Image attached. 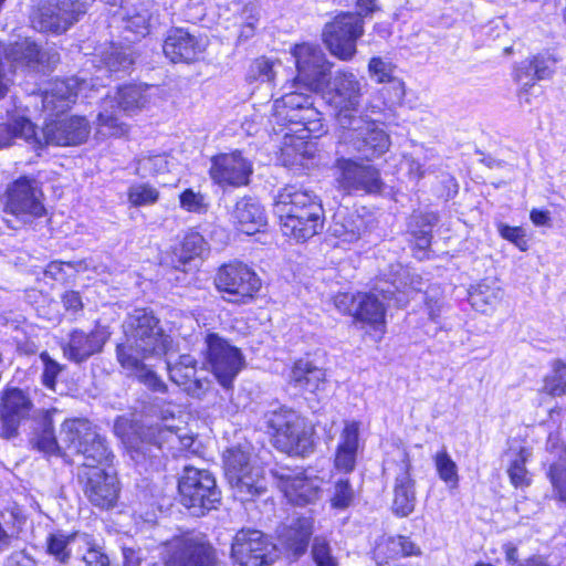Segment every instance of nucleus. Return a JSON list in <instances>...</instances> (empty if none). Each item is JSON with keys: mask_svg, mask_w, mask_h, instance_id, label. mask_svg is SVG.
<instances>
[{"mask_svg": "<svg viewBox=\"0 0 566 566\" xmlns=\"http://www.w3.org/2000/svg\"><path fill=\"white\" fill-rule=\"evenodd\" d=\"M124 338L116 346L119 365L139 382L154 391L164 392L165 382L144 363L149 357L166 355L171 344L159 319L146 308H137L123 323Z\"/></svg>", "mask_w": 566, "mask_h": 566, "instance_id": "f257e3e1", "label": "nucleus"}, {"mask_svg": "<svg viewBox=\"0 0 566 566\" xmlns=\"http://www.w3.org/2000/svg\"><path fill=\"white\" fill-rule=\"evenodd\" d=\"M390 146L388 134L374 120L359 115L353 120L343 118L336 155H348L361 160L382 156Z\"/></svg>", "mask_w": 566, "mask_h": 566, "instance_id": "f03ea898", "label": "nucleus"}, {"mask_svg": "<svg viewBox=\"0 0 566 566\" xmlns=\"http://www.w3.org/2000/svg\"><path fill=\"white\" fill-rule=\"evenodd\" d=\"M265 423L277 450L302 457L313 451V428L295 410H272L265 415Z\"/></svg>", "mask_w": 566, "mask_h": 566, "instance_id": "7ed1b4c3", "label": "nucleus"}, {"mask_svg": "<svg viewBox=\"0 0 566 566\" xmlns=\"http://www.w3.org/2000/svg\"><path fill=\"white\" fill-rule=\"evenodd\" d=\"M60 434L67 450L83 457L78 469L109 468L114 455L105 438L87 419L64 421Z\"/></svg>", "mask_w": 566, "mask_h": 566, "instance_id": "20e7f679", "label": "nucleus"}, {"mask_svg": "<svg viewBox=\"0 0 566 566\" xmlns=\"http://www.w3.org/2000/svg\"><path fill=\"white\" fill-rule=\"evenodd\" d=\"M180 502L195 515L217 509L221 501V491L214 475L205 469L185 467L178 481Z\"/></svg>", "mask_w": 566, "mask_h": 566, "instance_id": "39448f33", "label": "nucleus"}, {"mask_svg": "<svg viewBox=\"0 0 566 566\" xmlns=\"http://www.w3.org/2000/svg\"><path fill=\"white\" fill-rule=\"evenodd\" d=\"M291 54L297 71L295 84L303 85L310 92L323 90L334 64L327 60L321 46L308 42L298 43L291 49Z\"/></svg>", "mask_w": 566, "mask_h": 566, "instance_id": "423d86ee", "label": "nucleus"}, {"mask_svg": "<svg viewBox=\"0 0 566 566\" xmlns=\"http://www.w3.org/2000/svg\"><path fill=\"white\" fill-rule=\"evenodd\" d=\"M363 34L364 20L354 12H342L324 25L322 40L332 55L342 61H350Z\"/></svg>", "mask_w": 566, "mask_h": 566, "instance_id": "0eeeda50", "label": "nucleus"}, {"mask_svg": "<svg viewBox=\"0 0 566 566\" xmlns=\"http://www.w3.org/2000/svg\"><path fill=\"white\" fill-rule=\"evenodd\" d=\"M219 292L223 293V300L234 304H247L254 298L261 289V280L258 274L242 262L223 264L214 279Z\"/></svg>", "mask_w": 566, "mask_h": 566, "instance_id": "6e6552de", "label": "nucleus"}, {"mask_svg": "<svg viewBox=\"0 0 566 566\" xmlns=\"http://www.w3.org/2000/svg\"><path fill=\"white\" fill-rule=\"evenodd\" d=\"M205 344L206 359L212 374L222 387L230 388L245 365L241 349L217 333H208Z\"/></svg>", "mask_w": 566, "mask_h": 566, "instance_id": "1a4fd4ad", "label": "nucleus"}, {"mask_svg": "<svg viewBox=\"0 0 566 566\" xmlns=\"http://www.w3.org/2000/svg\"><path fill=\"white\" fill-rule=\"evenodd\" d=\"M4 213L14 216L22 223L31 222L45 213L42 190L36 179L22 176L8 186Z\"/></svg>", "mask_w": 566, "mask_h": 566, "instance_id": "9d476101", "label": "nucleus"}, {"mask_svg": "<svg viewBox=\"0 0 566 566\" xmlns=\"http://www.w3.org/2000/svg\"><path fill=\"white\" fill-rule=\"evenodd\" d=\"M165 566H216L218 558L213 546L202 536L175 537L166 544Z\"/></svg>", "mask_w": 566, "mask_h": 566, "instance_id": "9b49d317", "label": "nucleus"}, {"mask_svg": "<svg viewBox=\"0 0 566 566\" xmlns=\"http://www.w3.org/2000/svg\"><path fill=\"white\" fill-rule=\"evenodd\" d=\"M337 156L335 181L340 190L348 195L360 191L375 193L381 190L384 184L378 169L356 163L353 156Z\"/></svg>", "mask_w": 566, "mask_h": 566, "instance_id": "f8f14e48", "label": "nucleus"}, {"mask_svg": "<svg viewBox=\"0 0 566 566\" xmlns=\"http://www.w3.org/2000/svg\"><path fill=\"white\" fill-rule=\"evenodd\" d=\"M364 85L361 81L350 71H337L332 81L328 92L329 105L336 112L338 126H343V118L353 120L360 107Z\"/></svg>", "mask_w": 566, "mask_h": 566, "instance_id": "ddd939ff", "label": "nucleus"}, {"mask_svg": "<svg viewBox=\"0 0 566 566\" xmlns=\"http://www.w3.org/2000/svg\"><path fill=\"white\" fill-rule=\"evenodd\" d=\"M394 470V499L391 510L395 515L406 517L410 515L416 507V481L411 476V459L406 449L397 448L396 455L388 461Z\"/></svg>", "mask_w": 566, "mask_h": 566, "instance_id": "4468645a", "label": "nucleus"}, {"mask_svg": "<svg viewBox=\"0 0 566 566\" xmlns=\"http://www.w3.org/2000/svg\"><path fill=\"white\" fill-rule=\"evenodd\" d=\"M90 0H49L34 15L33 27L42 32H65L87 10Z\"/></svg>", "mask_w": 566, "mask_h": 566, "instance_id": "2eb2a0df", "label": "nucleus"}, {"mask_svg": "<svg viewBox=\"0 0 566 566\" xmlns=\"http://www.w3.org/2000/svg\"><path fill=\"white\" fill-rule=\"evenodd\" d=\"M178 439L172 428L164 422L143 428L138 439L129 447L130 457L137 464L147 461L151 465L160 464L166 444H174Z\"/></svg>", "mask_w": 566, "mask_h": 566, "instance_id": "dca6fc26", "label": "nucleus"}, {"mask_svg": "<svg viewBox=\"0 0 566 566\" xmlns=\"http://www.w3.org/2000/svg\"><path fill=\"white\" fill-rule=\"evenodd\" d=\"M78 482L85 496L97 507L111 509L118 499L117 476L108 468L78 469Z\"/></svg>", "mask_w": 566, "mask_h": 566, "instance_id": "f3484780", "label": "nucleus"}, {"mask_svg": "<svg viewBox=\"0 0 566 566\" xmlns=\"http://www.w3.org/2000/svg\"><path fill=\"white\" fill-rule=\"evenodd\" d=\"M273 546L258 530L239 531L231 545V557L239 566H268L272 564Z\"/></svg>", "mask_w": 566, "mask_h": 566, "instance_id": "a211bd4d", "label": "nucleus"}, {"mask_svg": "<svg viewBox=\"0 0 566 566\" xmlns=\"http://www.w3.org/2000/svg\"><path fill=\"white\" fill-rule=\"evenodd\" d=\"M90 124L82 116H57L45 122L39 134L42 140L41 149L46 145L76 146L84 143L90 135Z\"/></svg>", "mask_w": 566, "mask_h": 566, "instance_id": "6ab92c4d", "label": "nucleus"}, {"mask_svg": "<svg viewBox=\"0 0 566 566\" xmlns=\"http://www.w3.org/2000/svg\"><path fill=\"white\" fill-rule=\"evenodd\" d=\"M253 172L252 163L240 151L219 154L211 159V179L220 186H245Z\"/></svg>", "mask_w": 566, "mask_h": 566, "instance_id": "aec40b11", "label": "nucleus"}, {"mask_svg": "<svg viewBox=\"0 0 566 566\" xmlns=\"http://www.w3.org/2000/svg\"><path fill=\"white\" fill-rule=\"evenodd\" d=\"M32 409V400L22 389L3 390L0 398V436L4 439L17 437L21 421L30 416Z\"/></svg>", "mask_w": 566, "mask_h": 566, "instance_id": "412c9836", "label": "nucleus"}, {"mask_svg": "<svg viewBox=\"0 0 566 566\" xmlns=\"http://www.w3.org/2000/svg\"><path fill=\"white\" fill-rule=\"evenodd\" d=\"M207 44V38L192 34L182 28H175L168 32L163 51L172 63H192L200 59Z\"/></svg>", "mask_w": 566, "mask_h": 566, "instance_id": "4be33fe9", "label": "nucleus"}, {"mask_svg": "<svg viewBox=\"0 0 566 566\" xmlns=\"http://www.w3.org/2000/svg\"><path fill=\"white\" fill-rule=\"evenodd\" d=\"M273 474L289 502L303 506L318 500L322 481L317 476L310 478L304 472L292 474L290 471H275Z\"/></svg>", "mask_w": 566, "mask_h": 566, "instance_id": "5701e85b", "label": "nucleus"}, {"mask_svg": "<svg viewBox=\"0 0 566 566\" xmlns=\"http://www.w3.org/2000/svg\"><path fill=\"white\" fill-rule=\"evenodd\" d=\"M109 335L105 326H96L90 333L75 329L70 334L69 340L62 345L63 355L69 360L81 364L102 352Z\"/></svg>", "mask_w": 566, "mask_h": 566, "instance_id": "b1692460", "label": "nucleus"}, {"mask_svg": "<svg viewBox=\"0 0 566 566\" xmlns=\"http://www.w3.org/2000/svg\"><path fill=\"white\" fill-rule=\"evenodd\" d=\"M321 200L311 190L300 188L295 185H289L282 188L274 201V213L279 219L291 217L308 210V216L318 213Z\"/></svg>", "mask_w": 566, "mask_h": 566, "instance_id": "393cba45", "label": "nucleus"}, {"mask_svg": "<svg viewBox=\"0 0 566 566\" xmlns=\"http://www.w3.org/2000/svg\"><path fill=\"white\" fill-rule=\"evenodd\" d=\"M87 86L86 80L76 76L51 81L42 93V107L51 114L63 113L75 103L77 94Z\"/></svg>", "mask_w": 566, "mask_h": 566, "instance_id": "a878e982", "label": "nucleus"}, {"mask_svg": "<svg viewBox=\"0 0 566 566\" xmlns=\"http://www.w3.org/2000/svg\"><path fill=\"white\" fill-rule=\"evenodd\" d=\"M167 369L170 380L192 397L200 398L210 387V380L198 375L197 360L191 355H180L175 363L167 360Z\"/></svg>", "mask_w": 566, "mask_h": 566, "instance_id": "bb28decb", "label": "nucleus"}, {"mask_svg": "<svg viewBox=\"0 0 566 566\" xmlns=\"http://www.w3.org/2000/svg\"><path fill=\"white\" fill-rule=\"evenodd\" d=\"M289 384L302 391L318 395L327 387L326 371L308 357H303L294 361Z\"/></svg>", "mask_w": 566, "mask_h": 566, "instance_id": "cd10ccee", "label": "nucleus"}, {"mask_svg": "<svg viewBox=\"0 0 566 566\" xmlns=\"http://www.w3.org/2000/svg\"><path fill=\"white\" fill-rule=\"evenodd\" d=\"M4 62L12 71L19 66L39 71L44 63L50 62L55 56V54L50 55L42 51L34 41L28 38L9 45L4 44Z\"/></svg>", "mask_w": 566, "mask_h": 566, "instance_id": "c85d7f7f", "label": "nucleus"}, {"mask_svg": "<svg viewBox=\"0 0 566 566\" xmlns=\"http://www.w3.org/2000/svg\"><path fill=\"white\" fill-rule=\"evenodd\" d=\"M308 210L302 213L292 214L280 219L281 231L286 237H292L297 241H305L317 234L324 223V210L322 203L318 205V213L308 216Z\"/></svg>", "mask_w": 566, "mask_h": 566, "instance_id": "c756f323", "label": "nucleus"}, {"mask_svg": "<svg viewBox=\"0 0 566 566\" xmlns=\"http://www.w3.org/2000/svg\"><path fill=\"white\" fill-rule=\"evenodd\" d=\"M358 421H346L339 437V443L335 454V468L344 473L354 471L359 449Z\"/></svg>", "mask_w": 566, "mask_h": 566, "instance_id": "7c9ffc66", "label": "nucleus"}, {"mask_svg": "<svg viewBox=\"0 0 566 566\" xmlns=\"http://www.w3.org/2000/svg\"><path fill=\"white\" fill-rule=\"evenodd\" d=\"M232 218L238 230L248 235L259 232L266 224L263 207L251 197H244L237 201Z\"/></svg>", "mask_w": 566, "mask_h": 566, "instance_id": "2f4dec72", "label": "nucleus"}, {"mask_svg": "<svg viewBox=\"0 0 566 566\" xmlns=\"http://www.w3.org/2000/svg\"><path fill=\"white\" fill-rule=\"evenodd\" d=\"M366 231V222L357 211L339 208L333 216L329 232L346 243L358 241Z\"/></svg>", "mask_w": 566, "mask_h": 566, "instance_id": "473e14b6", "label": "nucleus"}, {"mask_svg": "<svg viewBox=\"0 0 566 566\" xmlns=\"http://www.w3.org/2000/svg\"><path fill=\"white\" fill-rule=\"evenodd\" d=\"M312 532V521L307 517H298L290 525L282 527L279 533V541L294 557H300L307 549Z\"/></svg>", "mask_w": 566, "mask_h": 566, "instance_id": "72a5a7b5", "label": "nucleus"}, {"mask_svg": "<svg viewBox=\"0 0 566 566\" xmlns=\"http://www.w3.org/2000/svg\"><path fill=\"white\" fill-rule=\"evenodd\" d=\"M17 138L25 140L36 151L41 148L39 133L27 117L19 116L0 124V149L11 146Z\"/></svg>", "mask_w": 566, "mask_h": 566, "instance_id": "f704fd0d", "label": "nucleus"}, {"mask_svg": "<svg viewBox=\"0 0 566 566\" xmlns=\"http://www.w3.org/2000/svg\"><path fill=\"white\" fill-rule=\"evenodd\" d=\"M229 484L234 496L241 502L251 501L266 490L265 479L259 467L244 471L238 476V480H230Z\"/></svg>", "mask_w": 566, "mask_h": 566, "instance_id": "c9c22d12", "label": "nucleus"}, {"mask_svg": "<svg viewBox=\"0 0 566 566\" xmlns=\"http://www.w3.org/2000/svg\"><path fill=\"white\" fill-rule=\"evenodd\" d=\"M101 72L116 74L125 73L134 63L132 50L128 46L112 44L98 55L94 61Z\"/></svg>", "mask_w": 566, "mask_h": 566, "instance_id": "e433bc0d", "label": "nucleus"}, {"mask_svg": "<svg viewBox=\"0 0 566 566\" xmlns=\"http://www.w3.org/2000/svg\"><path fill=\"white\" fill-rule=\"evenodd\" d=\"M147 99L144 90L137 85H126L119 87L114 96H107L104 104L109 105L111 108L116 107L127 115H132L142 109Z\"/></svg>", "mask_w": 566, "mask_h": 566, "instance_id": "4c0bfd02", "label": "nucleus"}, {"mask_svg": "<svg viewBox=\"0 0 566 566\" xmlns=\"http://www.w3.org/2000/svg\"><path fill=\"white\" fill-rule=\"evenodd\" d=\"M385 305L375 293H358V306L354 316L356 319L380 328L385 324Z\"/></svg>", "mask_w": 566, "mask_h": 566, "instance_id": "58836bf2", "label": "nucleus"}, {"mask_svg": "<svg viewBox=\"0 0 566 566\" xmlns=\"http://www.w3.org/2000/svg\"><path fill=\"white\" fill-rule=\"evenodd\" d=\"M503 294V290L495 283L482 282L470 291L469 301L478 312L488 313L500 303Z\"/></svg>", "mask_w": 566, "mask_h": 566, "instance_id": "ea45409f", "label": "nucleus"}, {"mask_svg": "<svg viewBox=\"0 0 566 566\" xmlns=\"http://www.w3.org/2000/svg\"><path fill=\"white\" fill-rule=\"evenodd\" d=\"M313 105V96L303 92H290L274 102L275 115L284 123H289V115L298 113L302 108Z\"/></svg>", "mask_w": 566, "mask_h": 566, "instance_id": "a19ab883", "label": "nucleus"}, {"mask_svg": "<svg viewBox=\"0 0 566 566\" xmlns=\"http://www.w3.org/2000/svg\"><path fill=\"white\" fill-rule=\"evenodd\" d=\"M40 431L31 439L32 447L44 454H57L60 447L56 441L50 411H44L41 417Z\"/></svg>", "mask_w": 566, "mask_h": 566, "instance_id": "79ce46f5", "label": "nucleus"}, {"mask_svg": "<svg viewBox=\"0 0 566 566\" xmlns=\"http://www.w3.org/2000/svg\"><path fill=\"white\" fill-rule=\"evenodd\" d=\"M438 222V216L433 212L413 214L410 219V231L416 245L420 250L429 248L432 238V228Z\"/></svg>", "mask_w": 566, "mask_h": 566, "instance_id": "37998d69", "label": "nucleus"}, {"mask_svg": "<svg viewBox=\"0 0 566 566\" xmlns=\"http://www.w3.org/2000/svg\"><path fill=\"white\" fill-rule=\"evenodd\" d=\"M82 533L74 532L65 535L62 533L51 534L48 537V553L54 557V559L61 564H67L71 558V551L69 544L72 542H80L78 535Z\"/></svg>", "mask_w": 566, "mask_h": 566, "instance_id": "c03bdc74", "label": "nucleus"}, {"mask_svg": "<svg viewBox=\"0 0 566 566\" xmlns=\"http://www.w3.org/2000/svg\"><path fill=\"white\" fill-rule=\"evenodd\" d=\"M433 462L438 476L448 485L449 490L458 489L460 480L458 465L447 450L443 449L437 452L433 457Z\"/></svg>", "mask_w": 566, "mask_h": 566, "instance_id": "a18cd8bd", "label": "nucleus"}, {"mask_svg": "<svg viewBox=\"0 0 566 566\" xmlns=\"http://www.w3.org/2000/svg\"><path fill=\"white\" fill-rule=\"evenodd\" d=\"M80 543L86 549L82 560L86 566H109V557L104 552L103 546L90 534L78 535Z\"/></svg>", "mask_w": 566, "mask_h": 566, "instance_id": "49530a36", "label": "nucleus"}, {"mask_svg": "<svg viewBox=\"0 0 566 566\" xmlns=\"http://www.w3.org/2000/svg\"><path fill=\"white\" fill-rule=\"evenodd\" d=\"M250 462V454L241 449H229L224 453V470L228 481L237 479L247 470L253 469Z\"/></svg>", "mask_w": 566, "mask_h": 566, "instance_id": "de8ad7c7", "label": "nucleus"}, {"mask_svg": "<svg viewBox=\"0 0 566 566\" xmlns=\"http://www.w3.org/2000/svg\"><path fill=\"white\" fill-rule=\"evenodd\" d=\"M109 105L103 103V111L97 116L98 133L103 136L120 137L127 134L128 126L120 122Z\"/></svg>", "mask_w": 566, "mask_h": 566, "instance_id": "09e8293b", "label": "nucleus"}, {"mask_svg": "<svg viewBox=\"0 0 566 566\" xmlns=\"http://www.w3.org/2000/svg\"><path fill=\"white\" fill-rule=\"evenodd\" d=\"M355 499V491L348 479L342 478L334 482L329 497L331 506L336 510L348 509Z\"/></svg>", "mask_w": 566, "mask_h": 566, "instance_id": "8fccbe9b", "label": "nucleus"}, {"mask_svg": "<svg viewBox=\"0 0 566 566\" xmlns=\"http://www.w3.org/2000/svg\"><path fill=\"white\" fill-rule=\"evenodd\" d=\"M531 455L530 451L522 448L516 457L512 460L511 465L507 470L512 484L516 488L525 486L530 484V478L525 463Z\"/></svg>", "mask_w": 566, "mask_h": 566, "instance_id": "3c124183", "label": "nucleus"}, {"mask_svg": "<svg viewBox=\"0 0 566 566\" xmlns=\"http://www.w3.org/2000/svg\"><path fill=\"white\" fill-rule=\"evenodd\" d=\"M159 191L148 184H136L128 189V201L135 206H149L157 202Z\"/></svg>", "mask_w": 566, "mask_h": 566, "instance_id": "603ef678", "label": "nucleus"}, {"mask_svg": "<svg viewBox=\"0 0 566 566\" xmlns=\"http://www.w3.org/2000/svg\"><path fill=\"white\" fill-rule=\"evenodd\" d=\"M547 476L553 485L556 497L566 502V461L552 463L547 471Z\"/></svg>", "mask_w": 566, "mask_h": 566, "instance_id": "864d4df0", "label": "nucleus"}, {"mask_svg": "<svg viewBox=\"0 0 566 566\" xmlns=\"http://www.w3.org/2000/svg\"><path fill=\"white\" fill-rule=\"evenodd\" d=\"M206 249V241L199 232H188L181 242L180 259L187 262L201 255Z\"/></svg>", "mask_w": 566, "mask_h": 566, "instance_id": "5fc2aeb1", "label": "nucleus"}, {"mask_svg": "<svg viewBox=\"0 0 566 566\" xmlns=\"http://www.w3.org/2000/svg\"><path fill=\"white\" fill-rule=\"evenodd\" d=\"M544 390L555 397L566 395V365L556 364L553 374L545 379Z\"/></svg>", "mask_w": 566, "mask_h": 566, "instance_id": "6e6d98bb", "label": "nucleus"}, {"mask_svg": "<svg viewBox=\"0 0 566 566\" xmlns=\"http://www.w3.org/2000/svg\"><path fill=\"white\" fill-rule=\"evenodd\" d=\"M312 557L316 566H338L337 558L326 539L315 537L312 545Z\"/></svg>", "mask_w": 566, "mask_h": 566, "instance_id": "4d7b16f0", "label": "nucleus"}, {"mask_svg": "<svg viewBox=\"0 0 566 566\" xmlns=\"http://www.w3.org/2000/svg\"><path fill=\"white\" fill-rule=\"evenodd\" d=\"M65 268L73 270L74 272H80L86 270V264L84 261H75V262H62V261H52L48 264L45 269V275L55 280V281H65L70 274L66 272Z\"/></svg>", "mask_w": 566, "mask_h": 566, "instance_id": "13d9d810", "label": "nucleus"}, {"mask_svg": "<svg viewBox=\"0 0 566 566\" xmlns=\"http://www.w3.org/2000/svg\"><path fill=\"white\" fill-rule=\"evenodd\" d=\"M289 123L302 125L307 132H315L319 126V113L313 105H307V107L302 108L298 113L290 114Z\"/></svg>", "mask_w": 566, "mask_h": 566, "instance_id": "bf43d9fd", "label": "nucleus"}, {"mask_svg": "<svg viewBox=\"0 0 566 566\" xmlns=\"http://www.w3.org/2000/svg\"><path fill=\"white\" fill-rule=\"evenodd\" d=\"M368 71L370 76L378 83L391 82L394 80L391 63L381 57H373L368 63Z\"/></svg>", "mask_w": 566, "mask_h": 566, "instance_id": "052dcab7", "label": "nucleus"}, {"mask_svg": "<svg viewBox=\"0 0 566 566\" xmlns=\"http://www.w3.org/2000/svg\"><path fill=\"white\" fill-rule=\"evenodd\" d=\"M274 64L273 61L261 56L252 63L251 73L254 78L271 83L275 77Z\"/></svg>", "mask_w": 566, "mask_h": 566, "instance_id": "680f3d73", "label": "nucleus"}, {"mask_svg": "<svg viewBox=\"0 0 566 566\" xmlns=\"http://www.w3.org/2000/svg\"><path fill=\"white\" fill-rule=\"evenodd\" d=\"M180 206L190 212H202L206 210L205 197L200 192L186 189L180 195Z\"/></svg>", "mask_w": 566, "mask_h": 566, "instance_id": "e2e57ef3", "label": "nucleus"}, {"mask_svg": "<svg viewBox=\"0 0 566 566\" xmlns=\"http://www.w3.org/2000/svg\"><path fill=\"white\" fill-rule=\"evenodd\" d=\"M388 549L395 555L400 556H410L418 553V548L415 543L405 536L390 538L388 542Z\"/></svg>", "mask_w": 566, "mask_h": 566, "instance_id": "0e129e2a", "label": "nucleus"}, {"mask_svg": "<svg viewBox=\"0 0 566 566\" xmlns=\"http://www.w3.org/2000/svg\"><path fill=\"white\" fill-rule=\"evenodd\" d=\"M44 361V370L42 374L43 384L48 388H54L56 376L61 373L62 366L55 360L51 359L48 354H41Z\"/></svg>", "mask_w": 566, "mask_h": 566, "instance_id": "69168bd1", "label": "nucleus"}, {"mask_svg": "<svg viewBox=\"0 0 566 566\" xmlns=\"http://www.w3.org/2000/svg\"><path fill=\"white\" fill-rule=\"evenodd\" d=\"M334 304L340 313L355 316L358 306V293H339L334 297Z\"/></svg>", "mask_w": 566, "mask_h": 566, "instance_id": "338daca9", "label": "nucleus"}, {"mask_svg": "<svg viewBox=\"0 0 566 566\" xmlns=\"http://www.w3.org/2000/svg\"><path fill=\"white\" fill-rule=\"evenodd\" d=\"M149 15L147 11L139 12L130 15L126 22V29H129L136 34L145 35L148 33Z\"/></svg>", "mask_w": 566, "mask_h": 566, "instance_id": "774afa93", "label": "nucleus"}]
</instances>
